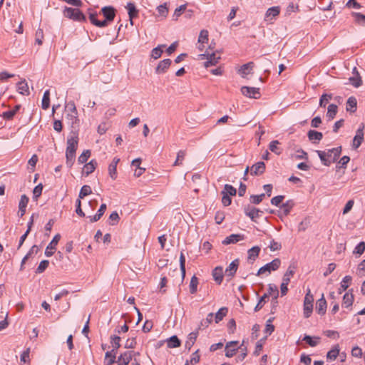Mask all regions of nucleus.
<instances>
[{"label": "nucleus", "instance_id": "nucleus-36", "mask_svg": "<svg viewBox=\"0 0 365 365\" xmlns=\"http://www.w3.org/2000/svg\"><path fill=\"white\" fill-rule=\"evenodd\" d=\"M349 81L350 83L355 88H358L362 84V80L359 72H356L354 76H351L349 78Z\"/></svg>", "mask_w": 365, "mask_h": 365}, {"label": "nucleus", "instance_id": "nucleus-17", "mask_svg": "<svg viewBox=\"0 0 365 365\" xmlns=\"http://www.w3.org/2000/svg\"><path fill=\"white\" fill-rule=\"evenodd\" d=\"M133 357L132 351H127L121 354L118 358V365H128Z\"/></svg>", "mask_w": 365, "mask_h": 365}, {"label": "nucleus", "instance_id": "nucleus-3", "mask_svg": "<svg viewBox=\"0 0 365 365\" xmlns=\"http://www.w3.org/2000/svg\"><path fill=\"white\" fill-rule=\"evenodd\" d=\"M199 57L201 60L207 59L204 63V66L205 68L215 66L220 59V56L218 52L210 53L208 51H206L205 53L200 54Z\"/></svg>", "mask_w": 365, "mask_h": 365}, {"label": "nucleus", "instance_id": "nucleus-15", "mask_svg": "<svg viewBox=\"0 0 365 365\" xmlns=\"http://www.w3.org/2000/svg\"><path fill=\"white\" fill-rule=\"evenodd\" d=\"M265 168L264 162H258L251 167L250 173L252 175H260L265 171Z\"/></svg>", "mask_w": 365, "mask_h": 365}, {"label": "nucleus", "instance_id": "nucleus-26", "mask_svg": "<svg viewBox=\"0 0 365 365\" xmlns=\"http://www.w3.org/2000/svg\"><path fill=\"white\" fill-rule=\"evenodd\" d=\"M67 107L71 110V113L68 114V117L71 118L72 120V126H73L74 124L77 123L78 121V119L77 118V110L76 107L75 106V103L73 102H69L67 105Z\"/></svg>", "mask_w": 365, "mask_h": 365}, {"label": "nucleus", "instance_id": "nucleus-5", "mask_svg": "<svg viewBox=\"0 0 365 365\" xmlns=\"http://www.w3.org/2000/svg\"><path fill=\"white\" fill-rule=\"evenodd\" d=\"M314 297L311 294L310 289L308 290L304 299V316L305 318H309L313 310Z\"/></svg>", "mask_w": 365, "mask_h": 365}, {"label": "nucleus", "instance_id": "nucleus-64", "mask_svg": "<svg viewBox=\"0 0 365 365\" xmlns=\"http://www.w3.org/2000/svg\"><path fill=\"white\" fill-rule=\"evenodd\" d=\"M365 250V242H359L354 250V254H358L359 255H361Z\"/></svg>", "mask_w": 365, "mask_h": 365}, {"label": "nucleus", "instance_id": "nucleus-13", "mask_svg": "<svg viewBox=\"0 0 365 365\" xmlns=\"http://www.w3.org/2000/svg\"><path fill=\"white\" fill-rule=\"evenodd\" d=\"M244 344H241L240 346H237L238 344H226L225 348V356L229 358L232 357L239 349H242Z\"/></svg>", "mask_w": 365, "mask_h": 365}, {"label": "nucleus", "instance_id": "nucleus-43", "mask_svg": "<svg viewBox=\"0 0 365 365\" xmlns=\"http://www.w3.org/2000/svg\"><path fill=\"white\" fill-rule=\"evenodd\" d=\"M180 267L181 272V282H183L185 277V257L182 252L180 256Z\"/></svg>", "mask_w": 365, "mask_h": 365}, {"label": "nucleus", "instance_id": "nucleus-27", "mask_svg": "<svg viewBox=\"0 0 365 365\" xmlns=\"http://www.w3.org/2000/svg\"><path fill=\"white\" fill-rule=\"evenodd\" d=\"M297 266L294 263L291 264L283 276L282 281L286 282H290L291 277L296 272Z\"/></svg>", "mask_w": 365, "mask_h": 365}, {"label": "nucleus", "instance_id": "nucleus-16", "mask_svg": "<svg viewBox=\"0 0 365 365\" xmlns=\"http://www.w3.org/2000/svg\"><path fill=\"white\" fill-rule=\"evenodd\" d=\"M244 239H245L244 235L232 234L225 238V240L222 241V244L225 245H230V244H235L239 241L243 240Z\"/></svg>", "mask_w": 365, "mask_h": 365}, {"label": "nucleus", "instance_id": "nucleus-40", "mask_svg": "<svg viewBox=\"0 0 365 365\" xmlns=\"http://www.w3.org/2000/svg\"><path fill=\"white\" fill-rule=\"evenodd\" d=\"M66 165L68 168H71L75 161L76 152L66 150Z\"/></svg>", "mask_w": 365, "mask_h": 365}, {"label": "nucleus", "instance_id": "nucleus-42", "mask_svg": "<svg viewBox=\"0 0 365 365\" xmlns=\"http://www.w3.org/2000/svg\"><path fill=\"white\" fill-rule=\"evenodd\" d=\"M354 302V295L351 293L346 292L343 297V306L349 307L352 305Z\"/></svg>", "mask_w": 365, "mask_h": 365}, {"label": "nucleus", "instance_id": "nucleus-54", "mask_svg": "<svg viewBox=\"0 0 365 365\" xmlns=\"http://www.w3.org/2000/svg\"><path fill=\"white\" fill-rule=\"evenodd\" d=\"M91 192L92 190L89 185H83L80 190L78 198L83 199L84 197L90 195Z\"/></svg>", "mask_w": 365, "mask_h": 365}, {"label": "nucleus", "instance_id": "nucleus-11", "mask_svg": "<svg viewBox=\"0 0 365 365\" xmlns=\"http://www.w3.org/2000/svg\"><path fill=\"white\" fill-rule=\"evenodd\" d=\"M239 264L240 260L238 259H235V260H233L226 268L225 271V276L229 277L230 279H232L235 276L238 269Z\"/></svg>", "mask_w": 365, "mask_h": 365}, {"label": "nucleus", "instance_id": "nucleus-58", "mask_svg": "<svg viewBox=\"0 0 365 365\" xmlns=\"http://www.w3.org/2000/svg\"><path fill=\"white\" fill-rule=\"evenodd\" d=\"M91 156V151L89 150H84L78 158L79 164L86 163Z\"/></svg>", "mask_w": 365, "mask_h": 365}, {"label": "nucleus", "instance_id": "nucleus-57", "mask_svg": "<svg viewBox=\"0 0 365 365\" xmlns=\"http://www.w3.org/2000/svg\"><path fill=\"white\" fill-rule=\"evenodd\" d=\"M186 155V153L185 150H180L177 153V158L176 160L173 164L174 166L180 165L182 164V161L185 159V157Z\"/></svg>", "mask_w": 365, "mask_h": 365}, {"label": "nucleus", "instance_id": "nucleus-6", "mask_svg": "<svg viewBox=\"0 0 365 365\" xmlns=\"http://www.w3.org/2000/svg\"><path fill=\"white\" fill-rule=\"evenodd\" d=\"M244 212L255 222H257V219L263 214V211L250 205H247L244 207Z\"/></svg>", "mask_w": 365, "mask_h": 365}, {"label": "nucleus", "instance_id": "nucleus-41", "mask_svg": "<svg viewBox=\"0 0 365 365\" xmlns=\"http://www.w3.org/2000/svg\"><path fill=\"white\" fill-rule=\"evenodd\" d=\"M332 99H333V95L331 93L322 94L319 99V106L325 108L327 104Z\"/></svg>", "mask_w": 365, "mask_h": 365}, {"label": "nucleus", "instance_id": "nucleus-21", "mask_svg": "<svg viewBox=\"0 0 365 365\" xmlns=\"http://www.w3.org/2000/svg\"><path fill=\"white\" fill-rule=\"evenodd\" d=\"M126 9L128 11V16L130 19V24L131 25L133 24V19L137 17L138 14V10L136 9V6L133 3L129 2L127 4Z\"/></svg>", "mask_w": 365, "mask_h": 365}, {"label": "nucleus", "instance_id": "nucleus-1", "mask_svg": "<svg viewBox=\"0 0 365 365\" xmlns=\"http://www.w3.org/2000/svg\"><path fill=\"white\" fill-rule=\"evenodd\" d=\"M317 153L322 164L326 166H329L339 158L341 153V147L339 146L329 149L327 151L317 150Z\"/></svg>", "mask_w": 365, "mask_h": 365}, {"label": "nucleus", "instance_id": "nucleus-24", "mask_svg": "<svg viewBox=\"0 0 365 365\" xmlns=\"http://www.w3.org/2000/svg\"><path fill=\"white\" fill-rule=\"evenodd\" d=\"M363 128H364V126H362V128H359L356 130V135L354 136V140H353V147L354 148H358L361 145V144L364 140Z\"/></svg>", "mask_w": 365, "mask_h": 365}, {"label": "nucleus", "instance_id": "nucleus-19", "mask_svg": "<svg viewBox=\"0 0 365 365\" xmlns=\"http://www.w3.org/2000/svg\"><path fill=\"white\" fill-rule=\"evenodd\" d=\"M171 60L169 58L164 59L159 62L158 66L155 68V73L158 74L166 72L170 66L171 65Z\"/></svg>", "mask_w": 365, "mask_h": 365}, {"label": "nucleus", "instance_id": "nucleus-53", "mask_svg": "<svg viewBox=\"0 0 365 365\" xmlns=\"http://www.w3.org/2000/svg\"><path fill=\"white\" fill-rule=\"evenodd\" d=\"M163 47H165V45H160L154 48L151 51V56L155 59L159 58L163 53Z\"/></svg>", "mask_w": 365, "mask_h": 365}, {"label": "nucleus", "instance_id": "nucleus-46", "mask_svg": "<svg viewBox=\"0 0 365 365\" xmlns=\"http://www.w3.org/2000/svg\"><path fill=\"white\" fill-rule=\"evenodd\" d=\"M228 309L227 307L220 308L215 315V321L216 323L220 322L224 317L227 314Z\"/></svg>", "mask_w": 365, "mask_h": 365}, {"label": "nucleus", "instance_id": "nucleus-45", "mask_svg": "<svg viewBox=\"0 0 365 365\" xmlns=\"http://www.w3.org/2000/svg\"><path fill=\"white\" fill-rule=\"evenodd\" d=\"M339 355V349L337 346H334L330 351H329L327 354V360L334 361L336 359V357Z\"/></svg>", "mask_w": 365, "mask_h": 365}, {"label": "nucleus", "instance_id": "nucleus-34", "mask_svg": "<svg viewBox=\"0 0 365 365\" xmlns=\"http://www.w3.org/2000/svg\"><path fill=\"white\" fill-rule=\"evenodd\" d=\"M260 247L259 246H254L247 251L248 259L255 261L259 256Z\"/></svg>", "mask_w": 365, "mask_h": 365}, {"label": "nucleus", "instance_id": "nucleus-31", "mask_svg": "<svg viewBox=\"0 0 365 365\" xmlns=\"http://www.w3.org/2000/svg\"><path fill=\"white\" fill-rule=\"evenodd\" d=\"M17 91L21 95H24V96L29 95L30 93H29V86L25 80L17 83Z\"/></svg>", "mask_w": 365, "mask_h": 365}, {"label": "nucleus", "instance_id": "nucleus-14", "mask_svg": "<svg viewBox=\"0 0 365 365\" xmlns=\"http://www.w3.org/2000/svg\"><path fill=\"white\" fill-rule=\"evenodd\" d=\"M101 12L106 19L108 21H112L115 16V10L113 6H104L101 9Z\"/></svg>", "mask_w": 365, "mask_h": 365}, {"label": "nucleus", "instance_id": "nucleus-59", "mask_svg": "<svg viewBox=\"0 0 365 365\" xmlns=\"http://www.w3.org/2000/svg\"><path fill=\"white\" fill-rule=\"evenodd\" d=\"M208 41V31L207 30H202L200 32L199 37H198V43L200 44H203L205 43H207Z\"/></svg>", "mask_w": 365, "mask_h": 365}, {"label": "nucleus", "instance_id": "nucleus-8", "mask_svg": "<svg viewBox=\"0 0 365 365\" xmlns=\"http://www.w3.org/2000/svg\"><path fill=\"white\" fill-rule=\"evenodd\" d=\"M78 143V133L72 132L71 135L67 139L66 150L76 152Z\"/></svg>", "mask_w": 365, "mask_h": 365}, {"label": "nucleus", "instance_id": "nucleus-49", "mask_svg": "<svg viewBox=\"0 0 365 365\" xmlns=\"http://www.w3.org/2000/svg\"><path fill=\"white\" fill-rule=\"evenodd\" d=\"M264 294H266L267 297H269V296H272V297L274 296H279V291L277 287L273 284H269L267 292L264 293Z\"/></svg>", "mask_w": 365, "mask_h": 365}, {"label": "nucleus", "instance_id": "nucleus-62", "mask_svg": "<svg viewBox=\"0 0 365 365\" xmlns=\"http://www.w3.org/2000/svg\"><path fill=\"white\" fill-rule=\"evenodd\" d=\"M186 9V4H183L176 8L173 14V19L177 20L181 16L182 12Z\"/></svg>", "mask_w": 365, "mask_h": 365}, {"label": "nucleus", "instance_id": "nucleus-50", "mask_svg": "<svg viewBox=\"0 0 365 365\" xmlns=\"http://www.w3.org/2000/svg\"><path fill=\"white\" fill-rule=\"evenodd\" d=\"M237 193V190L231 185L226 184L224 187V190L222 191V195H227L234 196Z\"/></svg>", "mask_w": 365, "mask_h": 365}, {"label": "nucleus", "instance_id": "nucleus-47", "mask_svg": "<svg viewBox=\"0 0 365 365\" xmlns=\"http://www.w3.org/2000/svg\"><path fill=\"white\" fill-rule=\"evenodd\" d=\"M198 279L195 275H193L190 282V292L191 294H195L197 290Z\"/></svg>", "mask_w": 365, "mask_h": 365}, {"label": "nucleus", "instance_id": "nucleus-12", "mask_svg": "<svg viewBox=\"0 0 365 365\" xmlns=\"http://www.w3.org/2000/svg\"><path fill=\"white\" fill-rule=\"evenodd\" d=\"M111 351H107L105 355V359L108 365L113 364L115 362L116 351L120 346V344H113Z\"/></svg>", "mask_w": 365, "mask_h": 365}, {"label": "nucleus", "instance_id": "nucleus-2", "mask_svg": "<svg viewBox=\"0 0 365 365\" xmlns=\"http://www.w3.org/2000/svg\"><path fill=\"white\" fill-rule=\"evenodd\" d=\"M63 16L74 21L84 22L86 21V16L78 8L67 7L63 10Z\"/></svg>", "mask_w": 365, "mask_h": 365}, {"label": "nucleus", "instance_id": "nucleus-7", "mask_svg": "<svg viewBox=\"0 0 365 365\" xmlns=\"http://www.w3.org/2000/svg\"><path fill=\"white\" fill-rule=\"evenodd\" d=\"M295 202L293 200H288L280 206V211L278 216L282 218L289 215L291 210L294 207Z\"/></svg>", "mask_w": 365, "mask_h": 365}, {"label": "nucleus", "instance_id": "nucleus-51", "mask_svg": "<svg viewBox=\"0 0 365 365\" xmlns=\"http://www.w3.org/2000/svg\"><path fill=\"white\" fill-rule=\"evenodd\" d=\"M351 276H345L341 282V288L339 289V294L341 293V291H345L349 286L350 282H351Z\"/></svg>", "mask_w": 365, "mask_h": 365}, {"label": "nucleus", "instance_id": "nucleus-25", "mask_svg": "<svg viewBox=\"0 0 365 365\" xmlns=\"http://www.w3.org/2000/svg\"><path fill=\"white\" fill-rule=\"evenodd\" d=\"M120 159L118 158H114L112 163L108 166V174L110 177L115 180L117 178V165L119 163Z\"/></svg>", "mask_w": 365, "mask_h": 365}, {"label": "nucleus", "instance_id": "nucleus-32", "mask_svg": "<svg viewBox=\"0 0 365 365\" xmlns=\"http://www.w3.org/2000/svg\"><path fill=\"white\" fill-rule=\"evenodd\" d=\"M157 11L158 14L156 15V16L160 17L162 19H165L168 14V8L167 6V3H164L161 5H159L157 7Z\"/></svg>", "mask_w": 365, "mask_h": 365}, {"label": "nucleus", "instance_id": "nucleus-22", "mask_svg": "<svg viewBox=\"0 0 365 365\" xmlns=\"http://www.w3.org/2000/svg\"><path fill=\"white\" fill-rule=\"evenodd\" d=\"M21 107V105H16L12 109L4 112L1 114V117L6 120H12Z\"/></svg>", "mask_w": 365, "mask_h": 365}, {"label": "nucleus", "instance_id": "nucleus-39", "mask_svg": "<svg viewBox=\"0 0 365 365\" xmlns=\"http://www.w3.org/2000/svg\"><path fill=\"white\" fill-rule=\"evenodd\" d=\"M307 136L309 140L320 141L323 138V134L321 132H318L314 130H310L307 133Z\"/></svg>", "mask_w": 365, "mask_h": 365}, {"label": "nucleus", "instance_id": "nucleus-20", "mask_svg": "<svg viewBox=\"0 0 365 365\" xmlns=\"http://www.w3.org/2000/svg\"><path fill=\"white\" fill-rule=\"evenodd\" d=\"M327 310V301L324 299V294L322 297L317 301L316 303V311L320 315H324Z\"/></svg>", "mask_w": 365, "mask_h": 365}, {"label": "nucleus", "instance_id": "nucleus-10", "mask_svg": "<svg viewBox=\"0 0 365 365\" xmlns=\"http://www.w3.org/2000/svg\"><path fill=\"white\" fill-rule=\"evenodd\" d=\"M61 239V235L56 234L51 242L48 245L45 250V255L48 257H51L53 255V251L56 249V245H58L59 240Z\"/></svg>", "mask_w": 365, "mask_h": 365}, {"label": "nucleus", "instance_id": "nucleus-30", "mask_svg": "<svg viewBox=\"0 0 365 365\" xmlns=\"http://www.w3.org/2000/svg\"><path fill=\"white\" fill-rule=\"evenodd\" d=\"M106 210V205L105 203L101 204L97 213L93 217H91V216L88 217L90 218V222H94L98 221L101 218V217L103 215Z\"/></svg>", "mask_w": 365, "mask_h": 365}, {"label": "nucleus", "instance_id": "nucleus-60", "mask_svg": "<svg viewBox=\"0 0 365 365\" xmlns=\"http://www.w3.org/2000/svg\"><path fill=\"white\" fill-rule=\"evenodd\" d=\"M48 264H49L48 260H46V259L42 260L39 263L38 267L36 268V273H38V274L43 273L46 269V268L48 267Z\"/></svg>", "mask_w": 365, "mask_h": 365}, {"label": "nucleus", "instance_id": "nucleus-23", "mask_svg": "<svg viewBox=\"0 0 365 365\" xmlns=\"http://www.w3.org/2000/svg\"><path fill=\"white\" fill-rule=\"evenodd\" d=\"M223 274V268L222 267H216L212 270V277L217 284H220L222 283L224 276Z\"/></svg>", "mask_w": 365, "mask_h": 365}, {"label": "nucleus", "instance_id": "nucleus-55", "mask_svg": "<svg viewBox=\"0 0 365 365\" xmlns=\"http://www.w3.org/2000/svg\"><path fill=\"white\" fill-rule=\"evenodd\" d=\"M43 31L41 29H38L35 34V42L38 46H41L43 43Z\"/></svg>", "mask_w": 365, "mask_h": 365}, {"label": "nucleus", "instance_id": "nucleus-4", "mask_svg": "<svg viewBox=\"0 0 365 365\" xmlns=\"http://www.w3.org/2000/svg\"><path fill=\"white\" fill-rule=\"evenodd\" d=\"M281 265V260L279 258L274 259L272 262L264 264L259 269L256 275L259 276L266 272L270 274L272 271L277 270Z\"/></svg>", "mask_w": 365, "mask_h": 365}, {"label": "nucleus", "instance_id": "nucleus-48", "mask_svg": "<svg viewBox=\"0 0 365 365\" xmlns=\"http://www.w3.org/2000/svg\"><path fill=\"white\" fill-rule=\"evenodd\" d=\"M279 142L278 140H272L269 145V149L277 155L282 153V149L278 147Z\"/></svg>", "mask_w": 365, "mask_h": 365}, {"label": "nucleus", "instance_id": "nucleus-29", "mask_svg": "<svg viewBox=\"0 0 365 365\" xmlns=\"http://www.w3.org/2000/svg\"><path fill=\"white\" fill-rule=\"evenodd\" d=\"M255 66V63L252 61L248 62L247 63L243 64L240 69L239 70L241 76L245 78L247 74L250 73L251 71L253 69Z\"/></svg>", "mask_w": 365, "mask_h": 365}, {"label": "nucleus", "instance_id": "nucleus-35", "mask_svg": "<svg viewBox=\"0 0 365 365\" xmlns=\"http://www.w3.org/2000/svg\"><path fill=\"white\" fill-rule=\"evenodd\" d=\"M31 347H24L20 354V360L24 363H29L30 361Z\"/></svg>", "mask_w": 365, "mask_h": 365}, {"label": "nucleus", "instance_id": "nucleus-9", "mask_svg": "<svg viewBox=\"0 0 365 365\" xmlns=\"http://www.w3.org/2000/svg\"><path fill=\"white\" fill-rule=\"evenodd\" d=\"M242 93L249 98H259L260 96L259 88L249 87V86H242L241 88Z\"/></svg>", "mask_w": 365, "mask_h": 365}, {"label": "nucleus", "instance_id": "nucleus-38", "mask_svg": "<svg viewBox=\"0 0 365 365\" xmlns=\"http://www.w3.org/2000/svg\"><path fill=\"white\" fill-rule=\"evenodd\" d=\"M50 106V91L49 90L45 91L42 101H41V108L43 110H47Z\"/></svg>", "mask_w": 365, "mask_h": 365}, {"label": "nucleus", "instance_id": "nucleus-33", "mask_svg": "<svg viewBox=\"0 0 365 365\" xmlns=\"http://www.w3.org/2000/svg\"><path fill=\"white\" fill-rule=\"evenodd\" d=\"M357 101L356 98L351 96L346 102V110L350 113H354L356 110Z\"/></svg>", "mask_w": 365, "mask_h": 365}, {"label": "nucleus", "instance_id": "nucleus-63", "mask_svg": "<svg viewBox=\"0 0 365 365\" xmlns=\"http://www.w3.org/2000/svg\"><path fill=\"white\" fill-rule=\"evenodd\" d=\"M42 190H43V186H42V184H38V185H36L34 190H33V194H34V199L35 200H36L38 199V197H39L42 193Z\"/></svg>", "mask_w": 365, "mask_h": 365}, {"label": "nucleus", "instance_id": "nucleus-28", "mask_svg": "<svg viewBox=\"0 0 365 365\" xmlns=\"http://www.w3.org/2000/svg\"><path fill=\"white\" fill-rule=\"evenodd\" d=\"M97 166V162L96 160H91L89 163L86 164L83 168V173L86 176L92 173Z\"/></svg>", "mask_w": 365, "mask_h": 365}, {"label": "nucleus", "instance_id": "nucleus-56", "mask_svg": "<svg viewBox=\"0 0 365 365\" xmlns=\"http://www.w3.org/2000/svg\"><path fill=\"white\" fill-rule=\"evenodd\" d=\"M264 197H265L264 193H262V194L257 195H252L250 196V200L251 203L255 204V205H258L263 200Z\"/></svg>", "mask_w": 365, "mask_h": 365}, {"label": "nucleus", "instance_id": "nucleus-52", "mask_svg": "<svg viewBox=\"0 0 365 365\" xmlns=\"http://www.w3.org/2000/svg\"><path fill=\"white\" fill-rule=\"evenodd\" d=\"M270 322H271V320L269 319L267 321V323L266 324V327L264 329L266 335L264 336H263L262 339H260L259 342L265 340L267 339V335H270L272 333V331H274V327Z\"/></svg>", "mask_w": 365, "mask_h": 365}, {"label": "nucleus", "instance_id": "nucleus-44", "mask_svg": "<svg viewBox=\"0 0 365 365\" xmlns=\"http://www.w3.org/2000/svg\"><path fill=\"white\" fill-rule=\"evenodd\" d=\"M352 16L354 17V21L356 24L365 26V15L361 13L352 12Z\"/></svg>", "mask_w": 365, "mask_h": 365}, {"label": "nucleus", "instance_id": "nucleus-18", "mask_svg": "<svg viewBox=\"0 0 365 365\" xmlns=\"http://www.w3.org/2000/svg\"><path fill=\"white\" fill-rule=\"evenodd\" d=\"M280 9L279 6H273L267 9L265 16V21H271L273 19L279 14Z\"/></svg>", "mask_w": 365, "mask_h": 365}, {"label": "nucleus", "instance_id": "nucleus-37", "mask_svg": "<svg viewBox=\"0 0 365 365\" xmlns=\"http://www.w3.org/2000/svg\"><path fill=\"white\" fill-rule=\"evenodd\" d=\"M338 111V107L335 104H330L327 108V116L329 120H333Z\"/></svg>", "mask_w": 365, "mask_h": 365}, {"label": "nucleus", "instance_id": "nucleus-61", "mask_svg": "<svg viewBox=\"0 0 365 365\" xmlns=\"http://www.w3.org/2000/svg\"><path fill=\"white\" fill-rule=\"evenodd\" d=\"M324 334L329 337L331 340H338L339 338V334L336 331H331V330H327L324 331Z\"/></svg>", "mask_w": 365, "mask_h": 365}]
</instances>
